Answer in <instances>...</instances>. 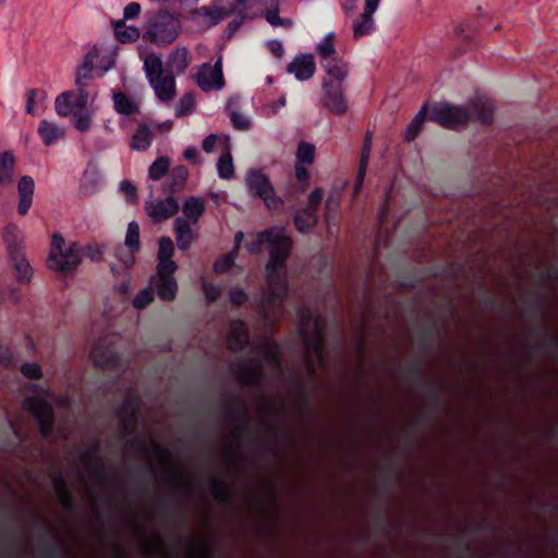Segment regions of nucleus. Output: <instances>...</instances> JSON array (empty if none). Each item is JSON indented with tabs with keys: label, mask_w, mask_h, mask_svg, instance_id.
<instances>
[{
	"label": "nucleus",
	"mask_w": 558,
	"mask_h": 558,
	"mask_svg": "<svg viewBox=\"0 0 558 558\" xmlns=\"http://www.w3.org/2000/svg\"><path fill=\"white\" fill-rule=\"evenodd\" d=\"M493 114L494 105L490 100L475 99L464 106L445 104L434 107L429 119L446 129L460 130L471 121L489 125L493 122Z\"/></svg>",
	"instance_id": "f257e3e1"
},
{
	"label": "nucleus",
	"mask_w": 558,
	"mask_h": 558,
	"mask_svg": "<svg viewBox=\"0 0 558 558\" xmlns=\"http://www.w3.org/2000/svg\"><path fill=\"white\" fill-rule=\"evenodd\" d=\"M298 335L306 350L305 364L311 375L315 374L314 357L323 360L325 347L326 319L316 315L310 307H301L298 311Z\"/></svg>",
	"instance_id": "f03ea898"
},
{
	"label": "nucleus",
	"mask_w": 558,
	"mask_h": 558,
	"mask_svg": "<svg viewBox=\"0 0 558 558\" xmlns=\"http://www.w3.org/2000/svg\"><path fill=\"white\" fill-rule=\"evenodd\" d=\"M182 31V24L173 13L160 10L153 14L146 22L143 39L158 47L171 45Z\"/></svg>",
	"instance_id": "7ed1b4c3"
},
{
	"label": "nucleus",
	"mask_w": 558,
	"mask_h": 558,
	"mask_svg": "<svg viewBox=\"0 0 558 558\" xmlns=\"http://www.w3.org/2000/svg\"><path fill=\"white\" fill-rule=\"evenodd\" d=\"M245 185L251 196L264 202L268 210H277L283 206V201L276 194L270 179L262 170L251 168L245 174Z\"/></svg>",
	"instance_id": "20e7f679"
},
{
	"label": "nucleus",
	"mask_w": 558,
	"mask_h": 558,
	"mask_svg": "<svg viewBox=\"0 0 558 558\" xmlns=\"http://www.w3.org/2000/svg\"><path fill=\"white\" fill-rule=\"evenodd\" d=\"M269 244V259L266 263V280H277L279 275H284L287 262L292 251V241L282 233H275L272 230Z\"/></svg>",
	"instance_id": "39448f33"
},
{
	"label": "nucleus",
	"mask_w": 558,
	"mask_h": 558,
	"mask_svg": "<svg viewBox=\"0 0 558 558\" xmlns=\"http://www.w3.org/2000/svg\"><path fill=\"white\" fill-rule=\"evenodd\" d=\"M23 408L37 422L40 435L46 439L54 440L56 414L52 404L43 396H29L25 398Z\"/></svg>",
	"instance_id": "423d86ee"
},
{
	"label": "nucleus",
	"mask_w": 558,
	"mask_h": 558,
	"mask_svg": "<svg viewBox=\"0 0 558 558\" xmlns=\"http://www.w3.org/2000/svg\"><path fill=\"white\" fill-rule=\"evenodd\" d=\"M80 262L78 245L71 243L69 247H65L64 239L58 233L53 234L48 267L60 271H72L78 266Z\"/></svg>",
	"instance_id": "0eeeda50"
},
{
	"label": "nucleus",
	"mask_w": 558,
	"mask_h": 558,
	"mask_svg": "<svg viewBox=\"0 0 558 558\" xmlns=\"http://www.w3.org/2000/svg\"><path fill=\"white\" fill-rule=\"evenodd\" d=\"M142 400L134 393H129L118 408L117 415L120 420V429L124 436H133L140 425V411Z\"/></svg>",
	"instance_id": "6e6552de"
},
{
	"label": "nucleus",
	"mask_w": 558,
	"mask_h": 558,
	"mask_svg": "<svg viewBox=\"0 0 558 558\" xmlns=\"http://www.w3.org/2000/svg\"><path fill=\"white\" fill-rule=\"evenodd\" d=\"M345 85L322 82L320 105L329 113L343 116L349 110L348 99L344 95Z\"/></svg>",
	"instance_id": "1a4fd4ad"
},
{
	"label": "nucleus",
	"mask_w": 558,
	"mask_h": 558,
	"mask_svg": "<svg viewBox=\"0 0 558 558\" xmlns=\"http://www.w3.org/2000/svg\"><path fill=\"white\" fill-rule=\"evenodd\" d=\"M159 458L168 465V475L173 489L179 495H190L193 489V483L186 477L185 473L173 462L171 450L159 445L156 446Z\"/></svg>",
	"instance_id": "9d476101"
},
{
	"label": "nucleus",
	"mask_w": 558,
	"mask_h": 558,
	"mask_svg": "<svg viewBox=\"0 0 558 558\" xmlns=\"http://www.w3.org/2000/svg\"><path fill=\"white\" fill-rule=\"evenodd\" d=\"M124 247L118 245L114 250L116 258L121 263L124 269H130L133 267L135 263V254L141 248V235H140V226L136 221H131L128 226Z\"/></svg>",
	"instance_id": "9b49d317"
},
{
	"label": "nucleus",
	"mask_w": 558,
	"mask_h": 558,
	"mask_svg": "<svg viewBox=\"0 0 558 558\" xmlns=\"http://www.w3.org/2000/svg\"><path fill=\"white\" fill-rule=\"evenodd\" d=\"M89 357L95 367L100 369L114 371L120 365V354L118 353L113 343L107 339H99L92 348Z\"/></svg>",
	"instance_id": "f8f14e48"
},
{
	"label": "nucleus",
	"mask_w": 558,
	"mask_h": 558,
	"mask_svg": "<svg viewBox=\"0 0 558 558\" xmlns=\"http://www.w3.org/2000/svg\"><path fill=\"white\" fill-rule=\"evenodd\" d=\"M233 372L240 383L247 387H258L264 378L263 365L258 359L240 356L235 360Z\"/></svg>",
	"instance_id": "ddd939ff"
},
{
	"label": "nucleus",
	"mask_w": 558,
	"mask_h": 558,
	"mask_svg": "<svg viewBox=\"0 0 558 558\" xmlns=\"http://www.w3.org/2000/svg\"><path fill=\"white\" fill-rule=\"evenodd\" d=\"M222 409L239 433L248 435L253 433L251 412L239 397H234L232 400L225 402Z\"/></svg>",
	"instance_id": "4468645a"
},
{
	"label": "nucleus",
	"mask_w": 558,
	"mask_h": 558,
	"mask_svg": "<svg viewBox=\"0 0 558 558\" xmlns=\"http://www.w3.org/2000/svg\"><path fill=\"white\" fill-rule=\"evenodd\" d=\"M197 85L203 92L220 90L223 88L222 57H219L214 65L206 62L201 66L197 74Z\"/></svg>",
	"instance_id": "2eb2a0df"
},
{
	"label": "nucleus",
	"mask_w": 558,
	"mask_h": 558,
	"mask_svg": "<svg viewBox=\"0 0 558 558\" xmlns=\"http://www.w3.org/2000/svg\"><path fill=\"white\" fill-rule=\"evenodd\" d=\"M101 450V441L96 438L90 444V449L81 454V461L86 465L93 475L101 482H108L110 478L106 473L105 464L97 453Z\"/></svg>",
	"instance_id": "dca6fc26"
},
{
	"label": "nucleus",
	"mask_w": 558,
	"mask_h": 558,
	"mask_svg": "<svg viewBox=\"0 0 558 558\" xmlns=\"http://www.w3.org/2000/svg\"><path fill=\"white\" fill-rule=\"evenodd\" d=\"M146 205L147 214L155 222H161L173 217L180 209L179 203L173 195L147 203Z\"/></svg>",
	"instance_id": "f3484780"
},
{
	"label": "nucleus",
	"mask_w": 558,
	"mask_h": 558,
	"mask_svg": "<svg viewBox=\"0 0 558 558\" xmlns=\"http://www.w3.org/2000/svg\"><path fill=\"white\" fill-rule=\"evenodd\" d=\"M326 76L323 82H331L333 84L345 85L349 74L348 63L340 57L326 59L320 62Z\"/></svg>",
	"instance_id": "a211bd4d"
},
{
	"label": "nucleus",
	"mask_w": 558,
	"mask_h": 558,
	"mask_svg": "<svg viewBox=\"0 0 558 558\" xmlns=\"http://www.w3.org/2000/svg\"><path fill=\"white\" fill-rule=\"evenodd\" d=\"M316 63L312 54L296 56L287 66V72L294 74L298 81H307L313 77Z\"/></svg>",
	"instance_id": "6ab92c4d"
},
{
	"label": "nucleus",
	"mask_w": 558,
	"mask_h": 558,
	"mask_svg": "<svg viewBox=\"0 0 558 558\" xmlns=\"http://www.w3.org/2000/svg\"><path fill=\"white\" fill-rule=\"evenodd\" d=\"M149 84L161 102H169L174 98L175 78L173 73L166 72V74L150 80Z\"/></svg>",
	"instance_id": "aec40b11"
},
{
	"label": "nucleus",
	"mask_w": 558,
	"mask_h": 558,
	"mask_svg": "<svg viewBox=\"0 0 558 558\" xmlns=\"http://www.w3.org/2000/svg\"><path fill=\"white\" fill-rule=\"evenodd\" d=\"M35 191L34 179L29 175H23L17 182L19 204L17 213L21 216L27 215L33 204Z\"/></svg>",
	"instance_id": "412c9836"
},
{
	"label": "nucleus",
	"mask_w": 558,
	"mask_h": 558,
	"mask_svg": "<svg viewBox=\"0 0 558 558\" xmlns=\"http://www.w3.org/2000/svg\"><path fill=\"white\" fill-rule=\"evenodd\" d=\"M250 343L247 327L243 320H236L232 324L228 336V348L233 352H242Z\"/></svg>",
	"instance_id": "4be33fe9"
},
{
	"label": "nucleus",
	"mask_w": 558,
	"mask_h": 558,
	"mask_svg": "<svg viewBox=\"0 0 558 558\" xmlns=\"http://www.w3.org/2000/svg\"><path fill=\"white\" fill-rule=\"evenodd\" d=\"M371 150H372V134L369 132H367V134L365 135V138H364L361 157H360V162H359L357 175H356V180H355V184H354V189H353L354 196L359 195V193L362 189V185L364 183L366 172H367Z\"/></svg>",
	"instance_id": "5701e85b"
},
{
	"label": "nucleus",
	"mask_w": 558,
	"mask_h": 558,
	"mask_svg": "<svg viewBox=\"0 0 558 558\" xmlns=\"http://www.w3.org/2000/svg\"><path fill=\"white\" fill-rule=\"evenodd\" d=\"M174 233L179 250L182 252L187 251L195 240V235L193 234L190 222L185 218L178 217L174 220Z\"/></svg>",
	"instance_id": "b1692460"
},
{
	"label": "nucleus",
	"mask_w": 558,
	"mask_h": 558,
	"mask_svg": "<svg viewBox=\"0 0 558 558\" xmlns=\"http://www.w3.org/2000/svg\"><path fill=\"white\" fill-rule=\"evenodd\" d=\"M268 283L267 302L270 305H281L288 294V282L286 275H279L277 280H266Z\"/></svg>",
	"instance_id": "393cba45"
},
{
	"label": "nucleus",
	"mask_w": 558,
	"mask_h": 558,
	"mask_svg": "<svg viewBox=\"0 0 558 558\" xmlns=\"http://www.w3.org/2000/svg\"><path fill=\"white\" fill-rule=\"evenodd\" d=\"M153 131L147 123L140 122L135 133L132 135L130 147L136 151H146L153 143Z\"/></svg>",
	"instance_id": "a878e982"
},
{
	"label": "nucleus",
	"mask_w": 558,
	"mask_h": 558,
	"mask_svg": "<svg viewBox=\"0 0 558 558\" xmlns=\"http://www.w3.org/2000/svg\"><path fill=\"white\" fill-rule=\"evenodd\" d=\"M210 492L214 499L222 505H232L235 500V494L229 484L220 478L215 477L210 482Z\"/></svg>",
	"instance_id": "bb28decb"
},
{
	"label": "nucleus",
	"mask_w": 558,
	"mask_h": 558,
	"mask_svg": "<svg viewBox=\"0 0 558 558\" xmlns=\"http://www.w3.org/2000/svg\"><path fill=\"white\" fill-rule=\"evenodd\" d=\"M191 59L187 48L179 47L169 56L167 66L171 69V73L183 74L189 68Z\"/></svg>",
	"instance_id": "cd10ccee"
},
{
	"label": "nucleus",
	"mask_w": 558,
	"mask_h": 558,
	"mask_svg": "<svg viewBox=\"0 0 558 558\" xmlns=\"http://www.w3.org/2000/svg\"><path fill=\"white\" fill-rule=\"evenodd\" d=\"M2 238L9 256L24 252V246L20 239V230L15 223H8L4 227Z\"/></svg>",
	"instance_id": "c85d7f7f"
},
{
	"label": "nucleus",
	"mask_w": 558,
	"mask_h": 558,
	"mask_svg": "<svg viewBox=\"0 0 558 558\" xmlns=\"http://www.w3.org/2000/svg\"><path fill=\"white\" fill-rule=\"evenodd\" d=\"M37 131L46 146L53 145L59 138H61L64 135V131L62 128L47 120H41L39 122Z\"/></svg>",
	"instance_id": "c756f323"
},
{
	"label": "nucleus",
	"mask_w": 558,
	"mask_h": 558,
	"mask_svg": "<svg viewBox=\"0 0 558 558\" xmlns=\"http://www.w3.org/2000/svg\"><path fill=\"white\" fill-rule=\"evenodd\" d=\"M112 100L114 109L119 114L131 116L140 110V105L123 92H114Z\"/></svg>",
	"instance_id": "7c9ffc66"
},
{
	"label": "nucleus",
	"mask_w": 558,
	"mask_h": 558,
	"mask_svg": "<svg viewBox=\"0 0 558 558\" xmlns=\"http://www.w3.org/2000/svg\"><path fill=\"white\" fill-rule=\"evenodd\" d=\"M11 266L16 271V278L20 282H27L32 277V267L25 257V253L21 252L9 256Z\"/></svg>",
	"instance_id": "2f4dec72"
},
{
	"label": "nucleus",
	"mask_w": 558,
	"mask_h": 558,
	"mask_svg": "<svg viewBox=\"0 0 558 558\" xmlns=\"http://www.w3.org/2000/svg\"><path fill=\"white\" fill-rule=\"evenodd\" d=\"M182 211L189 222L197 223L205 211V204L201 198L190 196L183 203Z\"/></svg>",
	"instance_id": "473e14b6"
},
{
	"label": "nucleus",
	"mask_w": 558,
	"mask_h": 558,
	"mask_svg": "<svg viewBox=\"0 0 558 558\" xmlns=\"http://www.w3.org/2000/svg\"><path fill=\"white\" fill-rule=\"evenodd\" d=\"M133 529L142 541L141 547L145 555L151 557L155 554L156 549H158L159 551L166 550L165 543L159 535L155 538L154 542H151L147 538L144 529L140 524H134Z\"/></svg>",
	"instance_id": "72a5a7b5"
},
{
	"label": "nucleus",
	"mask_w": 558,
	"mask_h": 558,
	"mask_svg": "<svg viewBox=\"0 0 558 558\" xmlns=\"http://www.w3.org/2000/svg\"><path fill=\"white\" fill-rule=\"evenodd\" d=\"M441 333V326L434 318L429 319V323L421 330L422 349L427 352L436 338Z\"/></svg>",
	"instance_id": "f704fd0d"
},
{
	"label": "nucleus",
	"mask_w": 558,
	"mask_h": 558,
	"mask_svg": "<svg viewBox=\"0 0 558 558\" xmlns=\"http://www.w3.org/2000/svg\"><path fill=\"white\" fill-rule=\"evenodd\" d=\"M113 31L116 38L122 44L134 43L141 36L137 27L128 26L124 21L116 22Z\"/></svg>",
	"instance_id": "c9c22d12"
},
{
	"label": "nucleus",
	"mask_w": 558,
	"mask_h": 558,
	"mask_svg": "<svg viewBox=\"0 0 558 558\" xmlns=\"http://www.w3.org/2000/svg\"><path fill=\"white\" fill-rule=\"evenodd\" d=\"M317 225V215L302 208L294 216V226L301 233L311 231Z\"/></svg>",
	"instance_id": "e433bc0d"
},
{
	"label": "nucleus",
	"mask_w": 558,
	"mask_h": 558,
	"mask_svg": "<svg viewBox=\"0 0 558 558\" xmlns=\"http://www.w3.org/2000/svg\"><path fill=\"white\" fill-rule=\"evenodd\" d=\"M157 295L162 300L170 302L174 300L178 292L175 278H158L156 283Z\"/></svg>",
	"instance_id": "4c0bfd02"
},
{
	"label": "nucleus",
	"mask_w": 558,
	"mask_h": 558,
	"mask_svg": "<svg viewBox=\"0 0 558 558\" xmlns=\"http://www.w3.org/2000/svg\"><path fill=\"white\" fill-rule=\"evenodd\" d=\"M316 51L319 56L320 62L338 57L339 54L336 51V34L333 32L328 33L316 47Z\"/></svg>",
	"instance_id": "58836bf2"
},
{
	"label": "nucleus",
	"mask_w": 558,
	"mask_h": 558,
	"mask_svg": "<svg viewBox=\"0 0 558 558\" xmlns=\"http://www.w3.org/2000/svg\"><path fill=\"white\" fill-rule=\"evenodd\" d=\"M236 104H238V97H230L229 101L226 106V110L229 112V117H230L232 126L239 131H246L251 126V121L243 114H241L232 109V107L235 106Z\"/></svg>",
	"instance_id": "ea45409f"
},
{
	"label": "nucleus",
	"mask_w": 558,
	"mask_h": 558,
	"mask_svg": "<svg viewBox=\"0 0 558 558\" xmlns=\"http://www.w3.org/2000/svg\"><path fill=\"white\" fill-rule=\"evenodd\" d=\"M45 532L46 535H48L53 541V543H50L46 546L45 556L47 558H61L64 555V548L60 542L58 533L56 530L48 525L46 526Z\"/></svg>",
	"instance_id": "a19ab883"
},
{
	"label": "nucleus",
	"mask_w": 558,
	"mask_h": 558,
	"mask_svg": "<svg viewBox=\"0 0 558 558\" xmlns=\"http://www.w3.org/2000/svg\"><path fill=\"white\" fill-rule=\"evenodd\" d=\"M189 177V171L185 166H177L170 171V186L169 192L171 194L180 191Z\"/></svg>",
	"instance_id": "79ce46f5"
},
{
	"label": "nucleus",
	"mask_w": 558,
	"mask_h": 558,
	"mask_svg": "<svg viewBox=\"0 0 558 558\" xmlns=\"http://www.w3.org/2000/svg\"><path fill=\"white\" fill-rule=\"evenodd\" d=\"M144 70L148 81L158 77L159 75L166 74L162 69L161 59L154 53L147 56L144 60Z\"/></svg>",
	"instance_id": "37998d69"
},
{
	"label": "nucleus",
	"mask_w": 558,
	"mask_h": 558,
	"mask_svg": "<svg viewBox=\"0 0 558 558\" xmlns=\"http://www.w3.org/2000/svg\"><path fill=\"white\" fill-rule=\"evenodd\" d=\"M47 98V94L41 88H31L26 92V107L27 114L35 113V106H41Z\"/></svg>",
	"instance_id": "c03bdc74"
},
{
	"label": "nucleus",
	"mask_w": 558,
	"mask_h": 558,
	"mask_svg": "<svg viewBox=\"0 0 558 558\" xmlns=\"http://www.w3.org/2000/svg\"><path fill=\"white\" fill-rule=\"evenodd\" d=\"M426 120V107H423L421 111L414 117L407 128L404 140L407 142L414 141L420 134L423 123Z\"/></svg>",
	"instance_id": "a18cd8bd"
},
{
	"label": "nucleus",
	"mask_w": 558,
	"mask_h": 558,
	"mask_svg": "<svg viewBox=\"0 0 558 558\" xmlns=\"http://www.w3.org/2000/svg\"><path fill=\"white\" fill-rule=\"evenodd\" d=\"M74 96V92H65L60 94L56 98L54 107L56 112L61 117H68L71 113H74V107L72 105V97Z\"/></svg>",
	"instance_id": "49530a36"
},
{
	"label": "nucleus",
	"mask_w": 558,
	"mask_h": 558,
	"mask_svg": "<svg viewBox=\"0 0 558 558\" xmlns=\"http://www.w3.org/2000/svg\"><path fill=\"white\" fill-rule=\"evenodd\" d=\"M272 229H266L256 233L252 241L245 243V248L250 254L256 255L260 252L262 246L271 240Z\"/></svg>",
	"instance_id": "de8ad7c7"
},
{
	"label": "nucleus",
	"mask_w": 558,
	"mask_h": 558,
	"mask_svg": "<svg viewBox=\"0 0 558 558\" xmlns=\"http://www.w3.org/2000/svg\"><path fill=\"white\" fill-rule=\"evenodd\" d=\"M170 160L166 156L158 157L148 169V177L154 181H158L163 178L169 171Z\"/></svg>",
	"instance_id": "09e8293b"
},
{
	"label": "nucleus",
	"mask_w": 558,
	"mask_h": 558,
	"mask_svg": "<svg viewBox=\"0 0 558 558\" xmlns=\"http://www.w3.org/2000/svg\"><path fill=\"white\" fill-rule=\"evenodd\" d=\"M374 26L373 13L364 11L361 15L360 21L353 23V36L360 38L372 32Z\"/></svg>",
	"instance_id": "8fccbe9b"
},
{
	"label": "nucleus",
	"mask_w": 558,
	"mask_h": 558,
	"mask_svg": "<svg viewBox=\"0 0 558 558\" xmlns=\"http://www.w3.org/2000/svg\"><path fill=\"white\" fill-rule=\"evenodd\" d=\"M217 171L221 179H231L234 174V167L231 153L226 150L221 154L217 162Z\"/></svg>",
	"instance_id": "3c124183"
},
{
	"label": "nucleus",
	"mask_w": 558,
	"mask_h": 558,
	"mask_svg": "<svg viewBox=\"0 0 558 558\" xmlns=\"http://www.w3.org/2000/svg\"><path fill=\"white\" fill-rule=\"evenodd\" d=\"M195 96L193 93H186L185 95H183L177 107H175V117L177 118H182V117H185V116H190L194 112L195 110Z\"/></svg>",
	"instance_id": "603ef678"
},
{
	"label": "nucleus",
	"mask_w": 558,
	"mask_h": 558,
	"mask_svg": "<svg viewBox=\"0 0 558 558\" xmlns=\"http://www.w3.org/2000/svg\"><path fill=\"white\" fill-rule=\"evenodd\" d=\"M316 148L313 144L301 142L296 150V163L312 165L315 159Z\"/></svg>",
	"instance_id": "864d4df0"
},
{
	"label": "nucleus",
	"mask_w": 558,
	"mask_h": 558,
	"mask_svg": "<svg viewBox=\"0 0 558 558\" xmlns=\"http://www.w3.org/2000/svg\"><path fill=\"white\" fill-rule=\"evenodd\" d=\"M402 377L412 383V384H417L420 386H424L426 384V379L424 378L423 376V369H422V366L420 364H410L408 366H405L403 369H402Z\"/></svg>",
	"instance_id": "5fc2aeb1"
},
{
	"label": "nucleus",
	"mask_w": 558,
	"mask_h": 558,
	"mask_svg": "<svg viewBox=\"0 0 558 558\" xmlns=\"http://www.w3.org/2000/svg\"><path fill=\"white\" fill-rule=\"evenodd\" d=\"M236 11V7L234 4H230L228 8L225 7H214L211 13H209V24L211 26L217 25L232 13Z\"/></svg>",
	"instance_id": "6e6d98bb"
},
{
	"label": "nucleus",
	"mask_w": 558,
	"mask_h": 558,
	"mask_svg": "<svg viewBox=\"0 0 558 558\" xmlns=\"http://www.w3.org/2000/svg\"><path fill=\"white\" fill-rule=\"evenodd\" d=\"M173 253V241L169 236H161L158 240L157 259H172Z\"/></svg>",
	"instance_id": "4d7b16f0"
},
{
	"label": "nucleus",
	"mask_w": 558,
	"mask_h": 558,
	"mask_svg": "<svg viewBox=\"0 0 558 558\" xmlns=\"http://www.w3.org/2000/svg\"><path fill=\"white\" fill-rule=\"evenodd\" d=\"M154 301V290L148 287L145 289H142L134 298L133 300V306L136 310H144L146 308L151 302Z\"/></svg>",
	"instance_id": "13d9d810"
},
{
	"label": "nucleus",
	"mask_w": 558,
	"mask_h": 558,
	"mask_svg": "<svg viewBox=\"0 0 558 558\" xmlns=\"http://www.w3.org/2000/svg\"><path fill=\"white\" fill-rule=\"evenodd\" d=\"M178 265L173 259H158L157 275L158 278H174Z\"/></svg>",
	"instance_id": "bf43d9fd"
},
{
	"label": "nucleus",
	"mask_w": 558,
	"mask_h": 558,
	"mask_svg": "<svg viewBox=\"0 0 558 558\" xmlns=\"http://www.w3.org/2000/svg\"><path fill=\"white\" fill-rule=\"evenodd\" d=\"M193 553L196 554L198 558H214L216 548L208 539H201L197 546L193 547Z\"/></svg>",
	"instance_id": "052dcab7"
},
{
	"label": "nucleus",
	"mask_w": 558,
	"mask_h": 558,
	"mask_svg": "<svg viewBox=\"0 0 558 558\" xmlns=\"http://www.w3.org/2000/svg\"><path fill=\"white\" fill-rule=\"evenodd\" d=\"M21 374L33 380H39L43 378V369L37 363H23L20 367Z\"/></svg>",
	"instance_id": "680f3d73"
},
{
	"label": "nucleus",
	"mask_w": 558,
	"mask_h": 558,
	"mask_svg": "<svg viewBox=\"0 0 558 558\" xmlns=\"http://www.w3.org/2000/svg\"><path fill=\"white\" fill-rule=\"evenodd\" d=\"M476 32V27L473 23H463L459 27L456 28L457 37L461 38L463 43L466 45H471L474 43L473 35Z\"/></svg>",
	"instance_id": "e2e57ef3"
},
{
	"label": "nucleus",
	"mask_w": 558,
	"mask_h": 558,
	"mask_svg": "<svg viewBox=\"0 0 558 558\" xmlns=\"http://www.w3.org/2000/svg\"><path fill=\"white\" fill-rule=\"evenodd\" d=\"M236 12L238 16L228 23L225 31V36L228 39H230L235 34V32L242 26L244 20L247 16L246 12H244V9H239Z\"/></svg>",
	"instance_id": "0e129e2a"
},
{
	"label": "nucleus",
	"mask_w": 558,
	"mask_h": 558,
	"mask_svg": "<svg viewBox=\"0 0 558 558\" xmlns=\"http://www.w3.org/2000/svg\"><path fill=\"white\" fill-rule=\"evenodd\" d=\"M544 305L545 298L543 295H538L529 304L527 312L533 317L534 320L544 317Z\"/></svg>",
	"instance_id": "69168bd1"
},
{
	"label": "nucleus",
	"mask_w": 558,
	"mask_h": 558,
	"mask_svg": "<svg viewBox=\"0 0 558 558\" xmlns=\"http://www.w3.org/2000/svg\"><path fill=\"white\" fill-rule=\"evenodd\" d=\"M324 194L325 192L322 187H315L308 195V204L304 208L317 215V210L322 204Z\"/></svg>",
	"instance_id": "338daca9"
},
{
	"label": "nucleus",
	"mask_w": 558,
	"mask_h": 558,
	"mask_svg": "<svg viewBox=\"0 0 558 558\" xmlns=\"http://www.w3.org/2000/svg\"><path fill=\"white\" fill-rule=\"evenodd\" d=\"M88 101V92L85 88L78 87L77 92H74V96L72 97V105L75 111H83Z\"/></svg>",
	"instance_id": "774afa93"
}]
</instances>
